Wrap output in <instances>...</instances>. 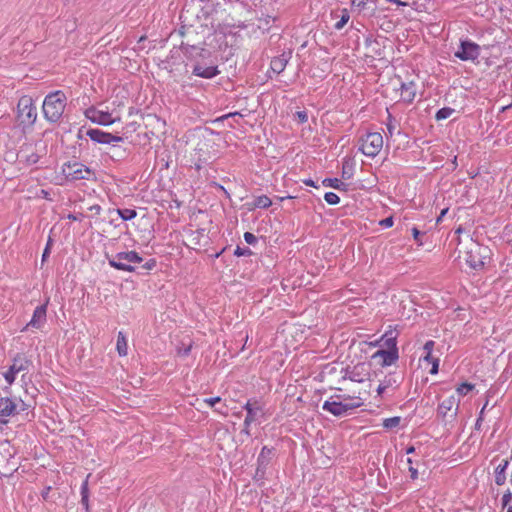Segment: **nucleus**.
<instances>
[{
	"label": "nucleus",
	"mask_w": 512,
	"mask_h": 512,
	"mask_svg": "<svg viewBox=\"0 0 512 512\" xmlns=\"http://www.w3.org/2000/svg\"><path fill=\"white\" fill-rule=\"evenodd\" d=\"M180 48L187 60L186 67L191 68L194 76L212 79L220 73L216 57L210 50L184 42H181Z\"/></svg>",
	"instance_id": "f257e3e1"
},
{
	"label": "nucleus",
	"mask_w": 512,
	"mask_h": 512,
	"mask_svg": "<svg viewBox=\"0 0 512 512\" xmlns=\"http://www.w3.org/2000/svg\"><path fill=\"white\" fill-rule=\"evenodd\" d=\"M67 97L61 90L46 95L42 110L44 118L50 123H56L62 117L66 107Z\"/></svg>",
	"instance_id": "f03ea898"
},
{
	"label": "nucleus",
	"mask_w": 512,
	"mask_h": 512,
	"mask_svg": "<svg viewBox=\"0 0 512 512\" xmlns=\"http://www.w3.org/2000/svg\"><path fill=\"white\" fill-rule=\"evenodd\" d=\"M341 398V395L332 396L331 400L324 402L322 409L336 417H342L362 405L361 401H354L350 396H344V401H340Z\"/></svg>",
	"instance_id": "7ed1b4c3"
},
{
	"label": "nucleus",
	"mask_w": 512,
	"mask_h": 512,
	"mask_svg": "<svg viewBox=\"0 0 512 512\" xmlns=\"http://www.w3.org/2000/svg\"><path fill=\"white\" fill-rule=\"evenodd\" d=\"M107 259L111 267L125 272H134L135 264H140L143 261L136 251L118 252L111 257L107 255Z\"/></svg>",
	"instance_id": "20e7f679"
},
{
	"label": "nucleus",
	"mask_w": 512,
	"mask_h": 512,
	"mask_svg": "<svg viewBox=\"0 0 512 512\" xmlns=\"http://www.w3.org/2000/svg\"><path fill=\"white\" fill-rule=\"evenodd\" d=\"M17 119L23 127H31L37 119V108L31 96L20 97L17 103Z\"/></svg>",
	"instance_id": "39448f33"
},
{
	"label": "nucleus",
	"mask_w": 512,
	"mask_h": 512,
	"mask_svg": "<svg viewBox=\"0 0 512 512\" xmlns=\"http://www.w3.org/2000/svg\"><path fill=\"white\" fill-rule=\"evenodd\" d=\"M488 254L489 249L487 246L472 242L470 248L466 251L465 261L472 270L479 271L484 268Z\"/></svg>",
	"instance_id": "423d86ee"
},
{
	"label": "nucleus",
	"mask_w": 512,
	"mask_h": 512,
	"mask_svg": "<svg viewBox=\"0 0 512 512\" xmlns=\"http://www.w3.org/2000/svg\"><path fill=\"white\" fill-rule=\"evenodd\" d=\"M62 172L68 180H95L96 174L88 166L80 162H67L62 167Z\"/></svg>",
	"instance_id": "0eeeda50"
},
{
	"label": "nucleus",
	"mask_w": 512,
	"mask_h": 512,
	"mask_svg": "<svg viewBox=\"0 0 512 512\" xmlns=\"http://www.w3.org/2000/svg\"><path fill=\"white\" fill-rule=\"evenodd\" d=\"M383 147V137L378 132L367 133L361 139L359 150L367 157H376Z\"/></svg>",
	"instance_id": "6e6552de"
},
{
	"label": "nucleus",
	"mask_w": 512,
	"mask_h": 512,
	"mask_svg": "<svg viewBox=\"0 0 512 512\" xmlns=\"http://www.w3.org/2000/svg\"><path fill=\"white\" fill-rule=\"evenodd\" d=\"M342 380L349 379L350 381L363 383L364 381L369 379L370 376V367L367 363H358L352 368L346 367L341 370Z\"/></svg>",
	"instance_id": "1a4fd4ad"
},
{
	"label": "nucleus",
	"mask_w": 512,
	"mask_h": 512,
	"mask_svg": "<svg viewBox=\"0 0 512 512\" xmlns=\"http://www.w3.org/2000/svg\"><path fill=\"white\" fill-rule=\"evenodd\" d=\"M455 56L462 61H474L480 56V46L470 40H462Z\"/></svg>",
	"instance_id": "9d476101"
},
{
	"label": "nucleus",
	"mask_w": 512,
	"mask_h": 512,
	"mask_svg": "<svg viewBox=\"0 0 512 512\" xmlns=\"http://www.w3.org/2000/svg\"><path fill=\"white\" fill-rule=\"evenodd\" d=\"M459 409V401L456 399L454 395L444 399L437 408V416L441 418L442 421L446 422V418L449 416L452 420H454L458 414Z\"/></svg>",
	"instance_id": "9b49d317"
},
{
	"label": "nucleus",
	"mask_w": 512,
	"mask_h": 512,
	"mask_svg": "<svg viewBox=\"0 0 512 512\" xmlns=\"http://www.w3.org/2000/svg\"><path fill=\"white\" fill-rule=\"evenodd\" d=\"M86 135L92 141L99 144H114L123 141V138L121 136L113 135L111 133L96 128L88 129Z\"/></svg>",
	"instance_id": "f8f14e48"
},
{
	"label": "nucleus",
	"mask_w": 512,
	"mask_h": 512,
	"mask_svg": "<svg viewBox=\"0 0 512 512\" xmlns=\"http://www.w3.org/2000/svg\"><path fill=\"white\" fill-rule=\"evenodd\" d=\"M31 362L26 359L25 357H22L20 355H17L14 360L13 364L10 366L8 371L4 373V378L6 382L11 385L15 381V376L17 373L27 370Z\"/></svg>",
	"instance_id": "ddd939ff"
},
{
	"label": "nucleus",
	"mask_w": 512,
	"mask_h": 512,
	"mask_svg": "<svg viewBox=\"0 0 512 512\" xmlns=\"http://www.w3.org/2000/svg\"><path fill=\"white\" fill-rule=\"evenodd\" d=\"M84 115L91 122L102 126H109L115 122V119L112 118L109 112L99 111L93 106L87 108Z\"/></svg>",
	"instance_id": "4468645a"
},
{
	"label": "nucleus",
	"mask_w": 512,
	"mask_h": 512,
	"mask_svg": "<svg viewBox=\"0 0 512 512\" xmlns=\"http://www.w3.org/2000/svg\"><path fill=\"white\" fill-rule=\"evenodd\" d=\"M18 413L15 400L9 397L0 398V423L7 424L8 419Z\"/></svg>",
	"instance_id": "2eb2a0df"
},
{
	"label": "nucleus",
	"mask_w": 512,
	"mask_h": 512,
	"mask_svg": "<svg viewBox=\"0 0 512 512\" xmlns=\"http://www.w3.org/2000/svg\"><path fill=\"white\" fill-rule=\"evenodd\" d=\"M47 303L37 306L33 312L31 320L26 324L23 330L30 328L40 329L46 322Z\"/></svg>",
	"instance_id": "dca6fc26"
},
{
	"label": "nucleus",
	"mask_w": 512,
	"mask_h": 512,
	"mask_svg": "<svg viewBox=\"0 0 512 512\" xmlns=\"http://www.w3.org/2000/svg\"><path fill=\"white\" fill-rule=\"evenodd\" d=\"M243 408L247 412L244 419V426H250L257 420L260 414H263V408L257 400H248Z\"/></svg>",
	"instance_id": "f3484780"
},
{
	"label": "nucleus",
	"mask_w": 512,
	"mask_h": 512,
	"mask_svg": "<svg viewBox=\"0 0 512 512\" xmlns=\"http://www.w3.org/2000/svg\"><path fill=\"white\" fill-rule=\"evenodd\" d=\"M274 455V449L268 448L267 446H263L258 458H257V469L256 475L263 476L268 465L270 464L272 457Z\"/></svg>",
	"instance_id": "a211bd4d"
},
{
	"label": "nucleus",
	"mask_w": 512,
	"mask_h": 512,
	"mask_svg": "<svg viewBox=\"0 0 512 512\" xmlns=\"http://www.w3.org/2000/svg\"><path fill=\"white\" fill-rule=\"evenodd\" d=\"M292 57V51H283L279 56L273 57L270 62V69L276 73H282Z\"/></svg>",
	"instance_id": "6ab92c4d"
},
{
	"label": "nucleus",
	"mask_w": 512,
	"mask_h": 512,
	"mask_svg": "<svg viewBox=\"0 0 512 512\" xmlns=\"http://www.w3.org/2000/svg\"><path fill=\"white\" fill-rule=\"evenodd\" d=\"M377 357H380L382 359L381 365L383 367L390 366L398 360L399 352H398V349H392V350L380 349V350L376 351L373 355L374 359Z\"/></svg>",
	"instance_id": "aec40b11"
},
{
	"label": "nucleus",
	"mask_w": 512,
	"mask_h": 512,
	"mask_svg": "<svg viewBox=\"0 0 512 512\" xmlns=\"http://www.w3.org/2000/svg\"><path fill=\"white\" fill-rule=\"evenodd\" d=\"M401 98L406 103H412L417 94V86L414 81L401 82Z\"/></svg>",
	"instance_id": "412c9836"
},
{
	"label": "nucleus",
	"mask_w": 512,
	"mask_h": 512,
	"mask_svg": "<svg viewBox=\"0 0 512 512\" xmlns=\"http://www.w3.org/2000/svg\"><path fill=\"white\" fill-rule=\"evenodd\" d=\"M509 465L508 460H502L495 468V483L498 486L504 485L506 482V469Z\"/></svg>",
	"instance_id": "4be33fe9"
},
{
	"label": "nucleus",
	"mask_w": 512,
	"mask_h": 512,
	"mask_svg": "<svg viewBox=\"0 0 512 512\" xmlns=\"http://www.w3.org/2000/svg\"><path fill=\"white\" fill-rule=\"evenodd\" d=\"M21 157L24 158V161L28 165H35L38 163L40 159V155L34 149L31 148H26L22 150Z\"/></svg>",
	"instance_id": "5701e85b"
},
{
	"label": "nucleus",
	"mask_w": 512,
	"mask_h": 512,
	"mask_svg": "<svg viewBox=\"0 0 512 512\" xmlns=\"http://www.w3.org/2000/svg\"><path fill=\"white\" fill-rule=\"evenodd\" d=\"M116 349L120 356H126L128 353V344L125 334L122 331L118 332Z\"/></svg>",
	"instance_id": "b1692460"
},
{
	"label": "nucleus",
	"mask_w": 512,
	"mask_h": 512,
	"mask_svg": "<svg viewBox=\"0 0 512 512\" xmlns=\"http://www.w3.org/2000/svg\"><path fill=\"white\" fill-rule=\"evenodd\" d=\"M322 185L325 187H331L337 190H346V184L338 178H325L322 181Z\"/></svg>",
	"instance_id": "393cba45"
},
{
	"label": "nucleus",
	"mask_w": 512,
	"mask_h": 512,
	"mask_svg": "<svg viewBox=\"0 0 512 512\" xmlns=\"http://www.w3.org/2000/svg\"><path fill=\"white\" fill-rule=\"evenodd\" d=\"M272 205L271 199L267 195H260L254 198L253 206L255 208L266 209Z\"/></svg>",
	"instance_id": "a878e982"
},
{
	"label": "nucleus",
	"mask_w": 512,
	"mask_h": 512,
	"mask_svg": "<svg viewBox=\"0 0 512 512\" xmlns=\"http://www.w3.org/2000/svg\"><path fill=\"white\" fill-rule=\"evenodd\" d=\"M381 382L387 388H390L393 386L397 387L399 385V383L401 382V377L396 375L395 373H391V374L385 376V378Z\"/></svg>",
	"instance_id": "bb28decb"
},
{
	"label": "nucleus",
	"mask_w": 512,
	"mask_h": 512,
	"mask_svg": "<svg viewBox=\"0 0 512 512\" xmlns=\"http://www.w3.org/2000/svg\"><path fill=\"white\" fill-rule=\"evenodd\" d=\"M116 212L119 215V217L122 220H124V221L132 220V219H134L137 216V212L134 209H128V208L120 209V208H118V209H116Z\"/></svg>",
	"instance_id": "cd10ccee"
},
{
	"label": "nucleus",
	"mask_w": 512,
	"mask_h": 512,
	"mask_svg": "<svg viewBox=\"0 0 512 512\" xmlns=\"http://www.w3.org/2000/svg\"><path fill=\"white\" fill-rule=\"evenodd\" d=\"M350 19L349 11L346 8L341 10L340 19L334 24L335 30H341L348 23Z\"/></svg>",
	"instance_id": "c85d7f7f"
},
{
	"label": "nucleus",
	"mask_w": 512,
	"mask_h": 512,
	"mask_svg": "<svg viewBox=\"0 0 512 512\" xmlns=\"http://www.w3.org/2000/svg\"><path fill=\"white\" fill-rule=\"evenodd\" d=\"M454 112L455 110L453 108L443 107L436 112L435 119L437 121L445 120L449 118Z\"/></svg>",
	"instance_id": "c756f323"
},
{
	"label": "nucleus",
	"mask_w": 512,
	"mask_h": 512,
	"mask_svg": "<svg viewBox=\"0 0 512 512\" xmlns=\"http://www.w3.org/2000/svg\"><path fill=\"white\" fill-rule=\"evenodd\" d=\"M401 422V418L399 416H394L390 418H386L383 420V427L386 429H393L397 427Z\"/></svg>",
	"instance_id": "7c9ffc66"
},
{
	"label": "nucleus",
	"mask_w": 512,
	"mask_h": 512,
	"mask_svg": "<svg viewBox=\"0 0 512 512\" xmlns=\"http://www.w3.org/2000/svg\"><path fill=\"white\" fill-rule=\"evenodd\" d=\"M473 389H474L473 384L464 382L457 387L456 391L459 395L464 396V395H467L468 392L472 391Z\"/></svg>",
	"instance_id": "2f4dec72"
},
{
	"label": "nucleus",
	"mask_w": 512,
	"mask_h": 512,
	"mask_svg": "<svg viewBox=\"0 0 512 512\" xmlns=\"http://www.w3.org/2000/svg\"><path fill=\"white\" fill-rule=\"evenodd\" d=\"M324 199L329 205H337L340 202L339 196L334 192H326Z\"/></svg>",
	"instance_id": "473e14b6"
},
{
	"label": "nucleus",
	"mask_w": 512,
	"mask_h": 512,
	"mask_svg": "<svg viewBox=\"0 0 512 512\" xmlns=\"http://www.w3.org/2000/svg\"><path fill=\"white\" fill-rule=\"evenodd\" d=\"M385 337L386 339L384 341V345L386 346L387 350L398 349L395 336H388V334H385Z\"/></svg>",
	"instance_id": "72a5a7b5"
},
{
	"label": "nucleus",
	"mask_w": 512,
	"mask_h": 512,
	"mask_svg": "<svg viewBox=\"0 0 512 512\" xmlns=\"http://www.w3.org/2000/svg\"><path fill=\"white\" fill-rule=\"evenodd\" d=\"M386 127L389 135L392 136L396 129V120L390 113H388Z\"/></svg>",
	"instance_id": "f704fd0d"
},
{
	"label": "nucleus",
	"mask_w": 512,
	"mask_h": 512,
	"mask_svg": "<svg viewBox=\"0 0 512 512\" xmlns=\"http://www.w3.org/2000/svg\"><path fill=\"white\" fill-rule=\"evenodd\" d=\"M252 254H253V252L248 247L242 248L240 246H237L236 249L234 250V255L237 257L251 256Z\"/></svg>",
	"instance_id": "c9c22d12"
},
{
	"label": "nucleus",
	"mask_w": 512,
	"mask_h": 512,
	"mask_svg": "<svg viewBox=\"0 0 512 512\" xmlns=\"http://www.w3.org/2000/svg\"><path fill=\"white\" fill-rule=\"evenodd\" d=\"M368 0H352L351 5L358 9L359 12L364 11L366 9Z\"/></svg>",
	"instance_id": "e433bc0d"
},
{
	"label": "nucleus",
	"mask_w": 512,
	"mask_h": 512,
	"mask_svg": "<svg viewBox=\"0 0 512 512\" xmlns=\"http://www.w3.org/2000/svg\"><path fill=\"white\" fill-rule=\"evenodd\" d=\"M512 500V493L511 491L508 489L502 496L501 498V504H502V508H505L506 506L509 505V503L511 502Z\"/></svg>",
	"instance_id": "4c0bfd02"
},
{
	"label": "nucleus",
	"mask_w": 512,
	"mask_h": 512,
	"mask_svg": "<svg viewBox=\"0 0 512 512\" xmlns=\"http://www.w3.org/2000/svg\"><path fill=\"white\" fill-rule=\"evenodd\" d=\"M244 240L249 245H254L257 243L258 238L251 232L244 233Z\"/></svg>",
	"instance_id": "58836bf2"
},
{
	"label": "nucleus",
	"mask_w": 512,
	"mask_h": 512,
	"mask_svg": "<svg viewBox=\"0 0 512 512\" xmlns=\"http://www.w3.org/2000/svg\"><path fill=\"white\" fill-rule=\"evenodd\" d=\"M295 117L300 124L306 123L308 121V114L306 111H297Z\"/></svg>",
	"instance_id": "ea45409f"
},
{
	"label": "nucleus",
	"mask_w": 512,
	"mask_h": 512,
	"mask_svg": "<svg viewBox=\"0 0 512 512\" xmlns=\"http://www.w3.org/2000/svg\"><path fill=\"white\" fill-rule=\"evenodd\" d=\"M485 408H486V405H484V407L481 409V411L479 413V416H478V418L476 420V423H475V426H474L475 430H480L481 429V425H482V422L484 420L483 415H484Z\"/></svg>",
	"instance_id": "a19ab883"
},
{
	"label": "nucleus",
	"mask_w": 512,
	"mask_h": 512,
	"mask_svg": "<svg viewBox=\"0 0 512 512\" xmlns=\"http://www.w3.org/2000/svg\"><path fill=\"white\" fill-rule=\"evenodd\" d=\"M191 348H192L191 345H183L182 347H180L178 349V354L182 357H186L190 354Z\"/></svg>",
	"instance_id": "79ce46f5"
},
{
	"label": "nucleus",
	"mask_w": 512,
	"mask_h": 512,
	"mask_svg": "<svg viewBox=\"0 0 512 512\" xmlns=\"http://www.w3.org/2000/svg\"><path fill=\"white\" fill-rule=\"evenodd\" d=\"M156 265H157L156 260L154 258H151L144 263L142 268L145 270H153L156 267Z\"/></svg>",
	"instance_id": "37998d69"
},
{
	"label": "nucleus",
	"mask_w": 512,
	"mask_h": 512,
	"mask_svg": "<svg viewBox=\"0 0 512 512\" xmlns=\"http://www.w3.org/2000/svg\"><path fill=\"white\" fill-rule=\"evenodd\" d=\"M435 342L433 340H429L424 344V351L428 354H432Z\"/></svg>",
	"instance_id": "c03bdc74"
},
{
	"label": "nucleus",
	"mask_w": 512,
	"mask_h": 512,
	"mask_svg": "<svg viewBox=\"0 0 512 512\" xmlns=\"http://www.w3.org/2000/svg\"><path fill=\"white\" fill-rule=\"evenodd\" d=\"M393 223H394V221H393V217H387V218H385V219H383V220H381V221H380V225H381V226H383V227H385V228H390V227H392V226H393Z\"/></svg>",
	"instance_id": "a18cd8bd"
},
{
	"label": "nucleus",
	"mask_w": 512,
	"mask_h": 512,
	"mask_svg": "<svg viewBox=\"0 0 512 512\" xmlns=\"http://www.w3.org/2000/svg\"><path fill=\"white\" fill-rule=\"evenodd\" d=\"M220 401L221 398L219 396L204 399V403L208 404L211 407H213L216 403H219Z\"/></svg>",
	"instance_id": "49530a36"
},
{
	"label": "nucleus",
	"mask_w": 512,
	"mask_h": 512,
	"mask_svg": "<svg viewBox=\"0 0 512 512\" xmlns=\"http://www.w3.org/2000/svg\"><path fill=\"white\" fill-rule=\"evenodd\" d=\"M80 490H81L80 491L81 497H83V495H88L89 496L88 478L82 482Z\"/></svg>",
	"instance_id": "de8ad7c7"
},
{
	"label": "nucleus",
	"mask_w": 512,
	"mask_h": 512,
	"mask_svg": "<svg viewBox=\"0 0 512 512\" xmlns=\"http://www.w3.org/2000/svg\"><path fill=\"white\" fill-rule=\"evenodd\" d=\"M432 364V367L430 369V374H437L438 373V369H439V359H433V361L431 362Z\"/></svg>",
	"instance_id": "09e8293b"
},
{
	"label": "nucleus",
	"mask_w": 512,
	"mask_h": 512,
	"mask_svg": "<svg viewBox=\"0 0 512 512\" xmlns=\"http://www.w3.org/2000/svg\"><path fill=\"white\" fill-rule=\"evenodd\" d=\"M412 234H413L414 240L421 245L422 244V242L420 241L421 232L416 227H413Z\"/></svg>",
	"instance_id": "8fccbe9b"
},
{
	"label": "nucleus",
	"mask_w": 512,
	"mask_h": 512,
	"mask_svg": "<svg viewBox=\"0 0 512 512\" xmlns=\"http://www.w3.org/2000/svg\"><path fill=\"white\" fill-rule=\"evenodd\" d=\"M81 504L85 508L86 512H89V496L88 495H83V497H81Z\"/></svg>",
	"instance_id": "3c124183"
},
{
	"label": "nucleus",
	"mask_w": 512,
	"mask_h": 512,
	"mask_svg": "<svg viewBox=\"0 0 512 512\" xmlns=\"http://www.w3.org/2000/svg\"><path fill=\"white\" fill-rule=\"evenodd\" d=\"M410 478L416 480L418 478V471L413 466H409Z\"/></svg>",
	"instance_id": "603ef678"
},
{
	"label": "nucleus",
	"mask_w": 512,
	"mask_h": 512,
	"mask_svg": "<svg viewBox=\"0 0 512 512\" xmlns=\"http://www.w3.org/2000/svg\"><path fill=\"white\" fill-rule=\"evenodd\" d=\"M303 183L307 186L318 188V185H316V183L310 178L304 179Z\"/></svg>",
	"instance_id": "864d4df0"
},
{
	"label": "nucleus",
	"mask_w": 512,
	"mask_h": 512,
	"mask_svg": "<svg viewBox=\"0 0 512 512\" xmlns=\"http://www.w3.org/2000/svg\"><path fill=\"white\" fill-rule=\"evenodd\" d=\"M447 212H448V208L442 209L440 212V215L436 219V222L439 223L440 221H442L443 217L446 215Z\"/></svg>",
	"instance_id": "5fc2aeb1"
},
{
	"label": "nucleus",
	"mask_w": 512,
	"mask_h": 512,
	"mask_svg": "<svg viewBox=\"0 0 512 512\" xmlns=\"http://www.w3.org/2000/svg\"><path fill=\"white\" fill-rule=\"evenodd\" d=\"M388 389L386 386H384V384L382 382H380L378 388H377V394L378 395H382V393Z\"/></svg>",
	"instance_id": "6e6d98bb"
},
{
	"label": "nucleus",
	"mask_w": 512,
	"mask_h": 512,
	"mask_svg": "<svg viewBox=\"0 0 512 512\" xmlns=\"http://www.w3.org/2000/svg\"><path fill=\"white\" fill-rule=\"evenodd\" d=\"M386 1L389 3H392V4H396L398 6H406L407 5L406 2H403L401 0H386Z\"/></svg>",
	"instance_id": "4d7b16f0"
},
{
	"label": "nucleus",
	"mask_w": 512,
	"mask_h": 512,
	"mask_svg": "<svg viewBox=\"0 0 512 512\" xmlns=\"http://www.w3.org/2000/svg\"><path fill=\"white\" fill-rule=\"evenodd\" d=\"M49 253H50V248H49V244H47L46 248L43 251L42 260H45V258L49 255Z\"/></svg>",
	"instance_id": "13d9d810"
},
{
	"label": "nucleus",
	"mask_w": 512,
	"mask_h": 512,
	"mask_svg": "<svg viewBox=\"0 0 512 512\" xmlns=\"http://www.w3.org/2000/svg\"><path fill=\"white\" fill-rule=\"evenodd\" d=\"M90 210H91V211H94L96 214H99V213H100V211H101V207H100L99 205H97V204H96V205L91 206V207H90Z\"/></svg>",
	"instance_id": "bf43d9fd"
},
{
	"label": "nucleus",
	"mask_w": 512,
	"mask_h": 512,
	"mask_svg": "<svg viewBox=\"0 0 512 512\" xmlns=\"http://www.w3.org/2000/svg\"><path fill=\"white\" fill-rule=\"evenodd\" d=\"M433 359H435V358L432 357V354H428V353H426V355L423 357V360L427 361L429 363H431L433 361Z\"/></svg>",
	"instance_id": "052dcab7"
},
{
	"label": "nucleus",
	"mask_w": 512,
	"mask_h": 512,
	"mask_svg": "<svg viewBox=\"0 0 512 512\" xmlns=\"http://www.w3.org/2000/svg\"><path fill=\"white\" fill-rule=\"evenodd\" d=\"M249 427L250 426H244V428L242 429L241 433L247 435V436H250V430H249Z\"/></svg>",
	"instance_id": "680f3d73"
},
{
	"label": "nucleus",
	"mask_w": 512,
	"mask_h": 512,
	"mask_svg": "<svg viewBox=\"0 0 512 512\" xmlns=\"http://www.w3.org/2000/svg\"><path fill=\"white\" fill-rule=\"evenodd\" d=\"M415 452V447L414 446H409L407 449H406V454H412Z\"/></svg>",
	"instance_id": "e2e57ef3"
},
{
	"label": "nucleus",
	"mask_w": 512,
	"mask_h": 512,
	"mask_svg": "<svg viewBox=\"0 0 512 512\" xmlns=\"http://www.w3.org/2000/svg\"><path fill=\"white\" fill-rule=\"evenodd\" d=\"M68 219L72 220V221H76V220H78V217L76 215H74V214H69L68 215Z\"/></svg>",
	"instance_id": "0e129e2a"
},
{
	"label": "nucleus",
	"mask_w": 512,
	"mask_h": 512,
	"mask_svg": "<svg viewBox=\"0 0 512 512\" xmlns=\"http://www.w3.org/2000/svg\"><path fill=\"white\" fill-rule=\"evenodd\" d=\"M342 177L344 179H349L350 178V176L348 175V172H346L344 169H343V172H342Z\"/></svg>",
	"instance_id": "69168bd1"
},
{
	"label": "nucleus",
	"mask_w": 512,
	"mask_h": 512,
	"mask_svg": "<svg viewBox=\"0 0 512 512\" xmlns=\"http://www.w3.org/2000/svg\"><path fill=\"white\" fill-rule=\"evenodd\" d=\"M327 369H328L327 373H329V374H332V373L336 372V368L335 367H330V368L327 367Z\"/></svg>",
	"instance_id": "338daca9"
},
{
	"label": "nucleus",
	"mask_w": 512,
	"mask_h": 512,
	"mask_svg": "<svg viewBox=\"0 0 512 512\" xmlns=\"http://www.w3.org/2000/svg\"><path fill=\"white\" fill-rule=\"evenodd\" d=\"M511 106H512V104L507 105V106H504V107H502V109H501V110H502V111H506V110H507V109H509Z\"/></svg>",
	"instance_id": "774afa93"
}]
</instances>
